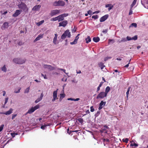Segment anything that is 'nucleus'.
Masks as SVG:
<instances>
[{"label": "nucleus", "instance_id": "b1692460", "mask_svg": "<svg viewBox=\"0 0 148 148\" xmlns=\"http://www.w3.org/2000/svg\"><path fill=\"white\" fill-rule=\"evenodd\" d=\"M43 36L42 35H39L34 40V41H37L39 40L41 38H42Z\"/></svg>", "mask_w": 148, "mask_h": 148}, {"label": "nucleus", "instance_id": "bb28decb", "mask_svg": "<svg viewBox=\"0 0 148 148\" xmlns=\"http://www.w3.org/2000/svg\"><path fill=\"white\" fill-rule=\"evenodd\" d=\"M44 22V20H42L39 22L36 23V25L38 26H39L43 24Z\"/></svg>", "mask_w": 148, "mask_h": 148}, {"label": "nucleus", "instance_id": "aec40b11", "mask_svg": "<svg viewBox=\"0 0 148 148\" xmlns=\"http://www.w3.org/2000/svg\"><path fill=\"white\" fill-rule=\"evenodd\" d=\"M93 40L95 42H98L100 40V38L98 37H94L93 38Z\"/></svg>", "mask_w": 148, "mask_h": 148}, {"label": "nucleus", "instance_id": "9d476101", "mask_svg": "<svg viewBox=\"0 0 148 148\" xmlns=\"http://www.w3.org/2000/svg\"><path fill=\"white\" fill-rule=\"evenodd\" d=\"M67 21L66 20L63 21L62 22L59 23V26H62L64 27H65L67 24Z\"/></svg>", "mask_w": 148, "mask_h": 148}, {"label": "nucleus", "instance_id": "052dcab7", "mask_svg": "<svg viewBox=\"0 0 148 148\" xmlns=\"http://www.w3.org/2000/svg\"><path fill=\"white\" fill-rule=\"evenodd\" d=\"M61 97H62V98H64L65 97V94H61L60 95Z\"/></svg>", "mask_w": 148, "mask_h": 148}, {"label": "nucleus", "instance_id": "5701e85b", "mask_svg": "<svg viewBox=\"0 0 148 148\" xmlns=\"http://www.w3.org/2000/svg\"><path fill=\"white\" fill-rule=\"evenodd\" d=\"M98 65L99 67L101 68V69H103V68L105 67V66L104 65L103 63L102 62H100L98 64Z\"/></svg>", "mask_w": 148, "mask_h": 148}, {"label": "nucleus", "instance_id": "37998d69", "mask_svg": "<svg viewBox=\"0 0 148 148\" xmlns=\"http://www.w3.org/2000/svg\"><path fill=\"white\" fill-rule=\"evenodd\" d=\"M4 125L3 124L0 126V132H1L3 130Z\"/></svg>", "mask_w": 148, "mask_h": 148}, {"label": "nucleus", "instance_id": "f8f14e48", "mask_svg": "<svg viewBox=\"0 0 148 148\" xmlns=\"http://www.w3.org/2000/svg\"><path fill=\"white\" fill-rule=\"evenodd\" d=\"M108 17V14H106L104 16L101 17L100 19V22H103L106 20Z\"/></svg>", "mask_w": 148, "mask_h": 148}, {"label": "nucleus", "instance_id": "c756f323", "mask_svg": "<svg viewBox=\"0 0 148 148\" xmlns=\"http://www.w3.org/2000/svg\"><path fill=\"white\" fill-rule=\"evenodd\" d=\"M129 139L128 138H124L122 139V141L123 142L127 143L128 142Z\"/></svg>", "mask_w": 148, "mask_h": 148}, {"label": "nucleus", "instance_id": "2eb2a0df", "mask_svg": "<svg viewBox=\"0 0 148 148\" xmlns=\"http://www.w3.org/2000/svg\"><path fill=\"white\" fill-rule=\"evenodd\" d=\"M8 27L9 23L7 22H5L3 23L1 28L2 29H5L8 28Z\"/></svg>", "mask_w": 148, "mask_h": 148}, {"label": "nucleus", "instance_id": "58836bf2", "mask_svg": "<svg viewBox=\"0 0 148 148\" xmlns=\"http://www.w3.org/2000/svg\"><path fill=\"white\" fill-rule=\"evenodd\" d=\"M112 58L111 57H106L104 59V60L105 61H107L108 60L110 59H111Z\"/></svg>", "mask_w": 148, "mask_h": 148}, {"label": "nucleus", "instance_id": "4d7b16f0", "mask_svg": "<svg viewBox=\"0 0 148 148\" xmlns=\"http://www.w3.org/2000/svg\"><path fill=\"white\" fill-rule=\"evenodd\" d=\"M24 43H23L21 41H19L18 43V44L19 45H21L23 44Z\"/></svg>", "mask_w": 148, "mask_h": 148}, {"label": "nucleus", "instance_id": "13d9d810", "mask_svg": "<svg viewBox=\"0 0 148 148\" xmlns=\"http://www.w3.org/2000/svg\"><path fill=\"white\" fill-rule=\"evenodd\" d=\"M8 97L6 98L5 99V103H4L5 104H6L7 103V102L8 101Z\"/></svg>", "mask_w": 148, "mask_h": 148}, {"label": "nucleus", "instance_id": "e433bc0d", "mask_svg": "<svg viewBox=\"0 0 148 148\" xmlns=\"http://www.w3.org/2000/svg\"><path fill=\"white\" fill-rule=\"evenodd\" d=\"M92 18L94 19L95 20L97 19L98 18V16L97 15H93L92 16Z\"/></svg>", "mask_w": 148, "mask_h": 148}, {"label": "nucleus", "instance_id": "a19ab883", "mask_svg": "<svg viewBox=\"0 0 148 148\" xmlns=\"http://www.w3.org/2000/svg\"><path fill=\"white\" fill-rule=\"evenodd\" d=\"M106 129H107L106 128H105L104 127H103L101 130V132H106Z\"/></svg>", "mask_w": 148, "mask_h": 148}, {"label": "nucleus", "instance_id": "3c124183", "mask_svg": "<svg viewBox=\"0 0 148 148\" xmlns=\"http://www.w3.org/2000/svg\"><path fill=\"white\" fill-rule=\"evenodd\" d=\"M132 9H131V8H130V12L129 13V15H130L132 14Z\"/></svg>", "mask_w": 148, "mask_h": 148}, {"label": "nucleus", "instance_id": "680f3d73", "mask_svg": "<svg viewBox=\"0 0 148 148\" xmlns=\"http://www.w3.org/2000/svg\"><path fill=\"white\" fill-rule=\"evenodd\" d=\"M113 5H112L111 6L109 7L108 8V10L109 11L110 10L112 9L113 8Z\"/></svg>", "mask_w": 148, "mask_h": 148}, {"label": "nucleus", "instance_id": "4468645a", "mask_svg": "<svg viewBox=\"0 0 148 148\" xmlns=\"http://www.w3.org/2000/svg\"><path fill=\"white\" fill-rule=\"evenodd\" d=\"M12 109L10 108L9 110L5 112H0V114H4L6 115H8L12 113Z\"/></svg>", "mask_w": 148, "mask_h": 148}, {"label": "nucleus", "instance_id": "e2e57ef3", "mask_svg": "<svg viewBox=\"0 0 148 148\" xmlns=\"http://www.w3.org/2000/svg\"><path fill=\"white\" fill-rule=\"evenodd\" d=\"M103 83H104L103 82H100V83L99 86V87H101V86L102 85H103Z\"/></svg>", "mask_w": 148, "mask_h": 148}, {"label": "nucleus", "instance_id": "1a4fd4ad", "mask_svg": "<svg viewBox=\"0 0 148 148\" xmlns=\"http://www.w3.org/2000/svg\"><path fill=\"white\" fill-rule=\"evenodd\" d=\"M57 91L55 90L53 92V98L52 99V101L53 102L56 99H58L57 97Z\"/></svg>", "mask_w": 148, "mask_h": 148}, {"label": "nucleus", "instance_id": "774afa93", "mask_svg": "<svg viewBox=\"0 0 148 148\" xmlns=\"http://www.w3.org/2000/svg\"><path fill=\"white\" fill-rule=\"evenodd\" d=\"M107 32V29H105L103 30V32L106 33Z\"/></svg>", "mask_w": 148, "mask_h": 148}, {"label": "nucleus", "instance_id": "4be33fe9", "mask_svg": "<svg viewBox=\"0 0 148 148\" xmlns=\"http://www.w3.org/2000/svg\"><path fill=\"white\" fill-rule=\"evenodd\" d=\"M35 111L33 107H32L31 109L28 110V111L27 112V113L31 114L34 112Z\"/></svg>", "mask_w": 148, "mask_h": 148}, {"label": "nucleus", "instance_id": "4c0bfd02", "mask_svg": "<svg viewBox=\"0 0 148 148\" xmlns=\"http://www.w3.org/2000/svg\"><path fill=\"white\" fill-rule=\"evenodd\" d=\"M131 26L132 27H137V24L136 23H132L131 24L130 27H131Z\"/></svg>", "mask_w": 148, "mask_h": 148}, {"label": "nucleus", "instance_id": "6e6d98bb", "mask_svg": "<svg viewBox=\"0 0 148 148\" xmlns=\"http://www.w3.org/2000/svg\"><path fill=\"white\" fill-rule=\"evenodd\" d=\"M88 14L91 15L92 14V11L91 10H89L88 11Z\"/></svg>", "mask_w": 148, "mask_h": 148}, {"label": "nucleus", "instance_id": "5fc2aeb1", "mask_svg": "<svg viewBox=\"0 0 148 148\" xmlns=\"http://www.w3.org/2000/svg\"><path fill=\"white\" fill-rule=\"evenodd\" d=\"M16 116H17L16 114H13L12 115V119H13Z\"/></svg>", "mask_w": 148, "mask_h": 148}, {"label": "nucleus", "instance_id": "c03bdc74", "mask_svg": "<svg viewBox=\"0 0 148 148\" xmlns=\"http://www.w3.org/2000/svg\"><path fill=\"white\" fill-rule=\"evenodd\" d=\"M72 132L73 131H69V128L67 129V132L69 134H71Z\"/></svg>", "mask_w": 148, "mask_h": 148}, {"label": "nucleus", "instance_id": "f03ea898", "mask_svg": "<svg viewBox=\"0 0 148 148\" xmlns=\"http://www.w3.org/2000/svg\"><path fill=\"white\" fill-rule=\"evenodd\" d=\"M65 4V3L63 1L59 0L58 1H56L53 3V5L55 6H64Z\"/></svg>", "mask_w": 148, "mask_h": 148}, {"label": "nucleus", "instance_id": "9b49d317", "mask_svg": "<svg viewBox=\"0 0 148 148\" xmlns=\"http://www.w3.org/2000/svg\"><path fill=\"white\" fill-rule=\"evenodd\" d=\"M22 10H16L15 12L12 15V16L14 17H16L21 13Z\"/></svg>", "mask_w": 148, "mask_h": 148}, {"label": "nucleus", "instance_id": "49530a36", "mask_svg": "<svg viewBox=\"0 0 148 148\" xmlns=\"http://www.w3.org/2000/svg\"><path fill=\"white\" fill-rule=\"evenodd\" d=\"M132 40H136L137 39V36H135L134 37L132 38Z\"/></svg>", "mask_w": 148, "mask_h": 148}, {"label": "nucleus", "instance_id": "a878e982", "mask_svg": "<svg viewBox=\"0 0 148 148\" xmlns=\"http://www.w3.org/2000/svg\"><path fill=\"white\" fill-rule=\"evenodd\" d=\"M137 0H134L132 4L131 5L130 8L132 9L133 7L135 5L136 2Z\"/></svg>", "mask_w": 148, "mask_h": 148}, {"label": "nucleus", "instance_id": "f257e3e1", "mask_svg": "<svg viewBox=\"0 0 148 148\" xmlns=\"http://www.w3.org/2000/svg\"><path fill=\"white\" fill-rule=\"evenodd\" d=\"M18 6V8L23 10L26 12H27L28 10V8L25 4L23 2H21L19 4Z\"/></svg>", "mask_w": 148, "mask_h": 148}, {"label": "nucleus", "instance_id": "dca6fc26", "mask_svg": "<svg viewBox=\"0 0 148 148\" xmlns=\"http://www.w3.org/2000/svg\"><path fill=\"white\" fill-rule=\"evenodd\" d=\"M80 35L79 34H78L75 37V39L74 40V41L73 42H71L70 43V44L71 45H73V44H75L77 43V41L78 39L79 38V37H78V36Z\"/></svg>", "mask_w": 148, "mask_h": 148}, {"label": "nucleus", "instance_id": "7c9ffc66", "mask_svg": "<svg viewBox=\"0 0 148 148\" xmlns=\"http://www.w3.org/2000/svg\"><path fill=\"white\" fill-rule=\"evenodd\" d=\"M2 71H3L4 72H6V68L5 65L3 67L1 68Z\"/></svg>", "mask_w": 148, "mask_h": 148}, {"label": "nucleus", "instance_id": "f3484780", "mask_svg": "<svg viewBox=\"0 0 148 148\" xmlns=\"http://www.w3.org/2000/svg\"><path fill=\"white\" fill-rule=\"evenodd\" d=\"M41 6L40 5H36L32 9V10L36 11L38 10L41 7Z\"/></svg>", "mask_w": 148, "mask_h": 148}, {"label": "nucleus", "instance_id": "39448f33", "mask_svg": "<svg viewBox=\"0 0 148 148\" xmlns=\"http://www.w3.org/2000/svg\"><path fill=\"white\" fill-rule=\"evenodd\" d=\"M60 12V10L57 9H55L51 11V12L50 13V15L51 16H53L59 13Z\"/></svg>", "mask_w": 148, "mask_h": 148}, {"label": "nucleus", "instance_id": "c85d7f7f", "mask_svg": "<svg viewBox=\"0 0 148 148\" xmlns=\"http://www.w3.org/2000/svg\"><path fill=\"white\" fill-rule=\"evenodd\" d=\"M57 20L58 21V16H57L55 17H53V18H52L51 20V21H56Z\"/></svg>", "mask_w": 148, "mask_h": 148}, {"label": "nucleus", "instance_id": "423d86ee", "mask_svg": "<svg viewBox=\"0 0 148 148\" xmlns=\"http://www.w3.org/2000/svg\"><path fill=\"white\" fill-rule=\"evenodd\" d=\"M107 95H105V93L103 92H101L97 96L96 99H102L107 96Z\"/></svg>", "mask_w": 148, "mask_h": 148}, {"label": "nucleus", "instance_id": "cd10ccee", "mask_svg": "<svg viewBox=\"0 0 148 148\" xmlns=\"http://www.w3.org/2000/svg\"><path fill=\"white\" fill-rule=\"evenodd\" d=\"M49 124H45L43 125H42V126H41V127H40V128L41 129H42L43 130H44L45 129V127H46L47 126H49Z\"/></svg>", "mask_w": 148, "mask_h": 148}, {"label": "nucleus", "instance_id": "72a5a7b5", "mask_svg": "<svg viewBox=\"0 0 148 148\" xmlns=\"http://www.w3.org/2000/svg\"><path fill=\"white\" fill-rule=\"evenodd\" d=\"M39 105H37L35 106L34 107H33L34 110H35L37 109H38L39 108Z\"/></svg>", "mask_w": 148, "mask_h": 148}, {"label": "nucleus", "instance_id": "7ed1b4c3", "mask_svg": "<svg viewBox=\"0 0 148 148\" xmlns=\"http://www.w3.org/2000/svg\"><path fill=\"white\" fill-rule=\"evenodd\" d=\"M71 36V33L69 32V30L67 29L65 31L64 33L61 36V38L62 39H64L66 37L68 38H70Z\"/></svg>", "mask_w": 148, "mask_h": 148}, {"label": "nucleus", "instance_id": "603ef678", "mask_svg": "<svg viewBox=\"0 0 148 148\" xmlns=\"http://www.w3.org/2000/svg\"><path fill=\"white\" fill-rule=\"evenodd\" d=\"M21 89V88H19V89H18V91H14V92L15 93H19L20 92V90Z\"/></svg>", "mask_w": 148, "mask_h": 148}, {"label": "nucleus", "instance_id": "412c9836", "mask_svg": "<svg viewBox=\"0 0 148 148\" xmlns=\"http://www.w3.org/2000/svg\"><path fill=\"white\" fill-rule=\"evenodd\" d=\"M110 90V88L109 86H107L105 90V95H107V94L108 92H109Z\"/></svg>", "mask_w": 148, "mask_h": 148}, {"label": "nucleus", "instance_id": "a211bd4d", "mask_svg": "<svg viewBox=\"0 0 148 148\" xmlns=\"http://www.w3.org/2000/svg\"><path fill=\"white\" fill-rule=\"evenodd\" d=\"M44 95L43 93H42L40 95V97L37 99L35 101V103H37L40 101L42 99Z\"/></svg>", "mask_w": 148, "mask_h": 148}, {"label": "nucleus", "instance_id": "8fccbe9b", "mask_svg": "<svg viewBox=\"0 0 148 148\" xmlns=\"http://www.w3.org/2000/svg\"><path fill=\"white\" fill-rule=\"evenodd\" d=\"M131 59H130V60H129V62L127 64V65H125V66H124V67H126V68H127V67H128L129 66V64H130V61H131Z\"/></svg>", "mask_w": 148, "mask_h": 148}, {"label": "nucleus", "instance_id": "0eeeda50", "mask_svg": "<svg viewBox=\"0 0 148 148\" xmlns=\"http://www.w3.org/2000/svg\"><path fill=\"white\" fill-rule=\"evenodd\" d=\"M68 15V14H63L58 16V21L60 22L63 21L64 19V18L67 16Z\"/></svg>", "mask_w": 148, "mask_h": 148}, {"label": "nucleus", "instance_id": "2f4dec72", "mask_svg": "<svg viewBox=\"0 0 148 148\" xmlns=\"http://www.w3.org/2000/svg\"><path fill=\"white\" fill-rule=\"evenodd\" d=\"M78 121L80 123H81L82 124L83 123V119L82 118H79L78 119Z\"/></svg>", "mask_w": 148, "mask_h": 148}, {"label": "nucleus", "instance_id": "ddd939ff", "mask_svg": "<svg viewBox=\"0 0 148 148\" xmlns=\"http://www.w3.org/2000/svg\"><path fill=\"white\" fill-rule=\"evenodd\" d=\"M106 102H103V101H101V102L99 103V107L98 109L99 110H100L103 108V106H104L106 104Z\"/></svg>", "mask_w": 148, "mask_h": 148}, {"label": "nucleus", "instance_id": "473e14b6", "mask_svg": "<svg viewBox=\"0 0 148 148\" xmlns=\"http://www.w3.org/2000/svg\"><path fill=\"white\" fill-rule=\"evenodd\" d=\"M130 88V87H129L128 88L127 91L126 92V95H127V97H128V95H129V92Z\"/></svg>", "mask_w": 148, "mask_h": 148}, {"label": "nucleus", "instance_id": "de8ad7c7", "mask_svg": "<svg viewBox=\"0 0 148 148\" xmlns=\"http://www.w3.org/2000/svg\"><path fill=\"white\" fill-rule=\"evenodd\" d=\"M126 39H127V40H132V38H131L130 37H129L128 36H127V37L126 38Z\"/></svg>", "mask_w": 148, "mask_h": 148}, {"label": "nucleus", "instance_id": "bf43d9fd", "mask_svg": "<svg viewBox=\"0 0 148 148\" xmlns=\"http://www.w3.org/2000/svg\"><path fill=\"white\" fill-rule=\"evenodd\" d=\"M67 100H71V101H74V99L72 98H68Z\"/></svg>", "mask_w": 148, "mask_h": 148}, {"label": "nucleus", "instance_id": "c9c22d12", "mask_svg": "<svg viewBox=\"0 0 148 148\" xmlns=\"http://www.w3.org/2000/svg\"><path fill=\"white\" fill-rule=\"evenodd\" d=\"M130 145L132 147L135 146L136 147L138 146V144L135 143H131Z\"/></svg>", "mask_w": 148, "mask_h": 148}, {"label": "nucleus", "instance_id": "79ce46f5", "mask_svg": "<svg viewBox=\"0 0 148 148\" xmlns=\"http://www.w3.org/2000/svg\"><path fill=\"white\" fill-rule=\"evenodd\" d=\"M10 134L12 137H14L17 134V133H10Z\"/></svg>", "mask_w": 148, "mask_h": 148}, {"label": "nucleus", "instance_id": "f704fd0d", "mask_svg": "<svg viewBox=\"0 0 148 148\" xmlns=\"http://www.w3.org/2000/svg\"><path fill=\"white\" fill-rule=\"evenodd\" d=\"M29 89H30V87H29L27 88V89L26 90H25V92H24V93H28L29 92Z\"/></svg>", "mask_w": 148, "mask_h": 148}, {"label": "nucleus", "instance_id": "a18cd8bd", "mask_svg": "<svg viewBox=\"0 0 148 148\" xmlns=\"http://www.w3.org/2000/svg\"><path fill=\"white\" fill-rule=\"evenodd\" d=\"M112 5V4H108L106 5H105V7L106 8H108V7L109 8V7L111 6Z\"/></svg>", "mask_w": 148, "mask_h": 148}, {"label": "nucleus", "instance_id": "20e7f679", "mask_svg": "<svg viewBox=\"0 0 148 148\" xmlns=\"http://www.w3.org/2000/svg\"><path fill=\"white\" fill-rule=\"evenodd\" d=\"M26 61L25 59H22L20 58H15L13 60V61L16 64H22L24 63Z\"/></svg>", "mask_w": 148, "mask_h": 148}, {"label": "nucleus", "instance_id": "338daca9", "mask_svg": "<svg viewBox=\"0 0 148 148\" xmlns=\"http://www.w3.org/2000/svg\"><path fill=\"white\" fill-rule=\"evenodd\" d=\"M109 42H112L113 43L114 42V40L113 39H109Z\"/></svg>", "mask_w": 148, "mask_h": 148}, {"label": "nucleus", "instance_id": "393cba45", "mask_svg": "<svg viewBox=\"0 0 148 148\" xmlns=\"http://www.w3.org/2000/svg\"><path fill=\"white\" fill-rule=\"evenodd\" d=\"M86 42V43H88L89 42H90L91 41V39L89 36H88L87 38L85 39Z\"/></svg>", "mask_w": 148, "mask_h": 148}, {"label": "nucleus", "instance_id": "6e6552de", "mask_svg": "<svg viewBox=\"0 0 148 148\" xmlns=\"http://www.w3.org/2000/svg\"><path fill=\"white\" fill-rule=\"evenodd\" d=\"M43 67L44 68L50 70H53L55 69V68L49 65L44 64Z\"/></svg>", "mask_w": 148, "mask_h": 148}, {"label": "nucleus", "instance_id": "864d4df0", "mask_svg": "<svg viewBox=\"0 0 148 148\" xmlns=\"http://www.w3.org/2000/svg\"><path fill=\"white\" fill-rule=\"evenodd\" d=\"M41 75L45 79H47V77H46V75H44L42 73Z\"/></svg>", "mask_w": 148, "mask_h": 148}, {"label": "nucleus", "instance_id": "69168bd1", "mask_svg": "<svg viewBox=\"0 0 148 148\" xmlns=\"http://www.w3.org/2000/svg\"><path fill=\"white\" fill-rule=\"evenodd\" d=\"M100 87H99V86L97 88V92H98L100 90Z\"/></svg>", "mask_w": 148, "mask_h": 148}, {"label": "nucleus", "instance_id": "ea45409f", "mask_svg": "<svg viewBox=\"0 0 148 148\" xmlns=\"http://www.w3.org/2000/svg\"><path fill=\"white\" fill-rule=\"evenodd\" d=\"M127 41V39L125 38H122L121 41V42H125Z\"/></svg>", "mask_w": 148, "mask_h": 148}, {"label": "nucleus", "instance_id": "0e129e2a", "mask_svg": "<svg viewBox=\"0 0 148 148\" xmlns=\"http://www.w3.org/2000/svg\"><path fill=\"white\" fill-rule=\"evenodd\" d=\"M99 11H96L94 12H93L92 13L93 14H97V13H98L99 12Z\"/></svg>", "mask_w": 148, "mask_h": 148}, {"label": "nucleus", "instance_id": "09e8293b", "mask_svg": "<svg viewBox=\"0 0 148 148\" xmlns=\"http://www.w3.org/2000/svg\"><path fill=\"white\" fill-rule=\"evenodd\" d=\"M90 111L91 112H93L95 110H94V108L93 106H92L90 107Z\"/></svg>", "mask_w": 148, "mask_h": 148}, {"label": "nucleus", "instance_id": "6ab92c4d", "mask_svg": "<svg viewBox=\"0 0 148 148\" xmlns=\"http://www.w3.org/2000/svg\"><path fill=\"white\" fill-rule=\"evenodd\" d=\"M58 36V35L57 34H55V37L53 39V42L54 44L56 45L57 44V40Z\"/></svg>", "mask_w": 148, "mask_h": 148}]
</instances>
